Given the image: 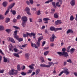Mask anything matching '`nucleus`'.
<instances>
[{
    "instance_id": "nucleus-1",
    "label": "nucleus",
    "mask_w": 77,
    "mask_h": 77,
    "mask_svg": "<svg viewBox=\"0 0 77 77\" xmlns=\"http://www.w3.org/2000/svg\"><path fill=\"white\" fill-rule=\"evenodd\" d=\"M48 63L49 65L45 64H40V66L41 67L50 68V67L51 66V65H52V64H53V66H54V64L52 62H49Z\"/></svg>"
},
{
    "instance_id": "nucleus-2",
    "label": "nucleus",
    "mask_w": 77,
    "mask_h": 77,
    "mask_svg": "<svg viewBox=\"0 0 77 77\" xmlns=\"http://www.w3.org/2000/svg\"><path fill=\"white\" fill-rule=\"evenodd\" d=\"M63 69H64L63 71H61L58 75L59 76H61L63 74V73L66 74V75H68L69 74V72L68 71V69L67 68H63Z\"/></svg>"
},
{
    "instance_id": "nucleus-3",
    "label": "nucleus",
    "mask_w": 77,
    "mask_h": 77,
    "mask_svg": "<svg viewBox=\"0 0 77 77\" xmlns=\"http://www.w3.org/2000/svg\"><path fill=\"white\" fill-rule=\"evenodd\" d=\"M57 54H58L60 56L64 55V56L65 57H67L68 56H69L68 54V52H57Z\"/></svg>"
},
{
    "instance_id": "nucleus-4",
    "label": "nucleus",
    "mask_w": 77,
    "mask_h": 77,
    "mask_svg": "<svg viewBox=\"0 0 77 77\" xmlns=\"http://www.w3.org/2000/svg\"><path fill=\"white\" fill-rule=\"evenodd\" d=\"M14 5H15V2L11 3L8 6V9L9 10V9H12V8H13V7L14 6Z\"/></svg>"
},
{
    "instance_id": "nucleus-5",
    "label": "nucleus",
    "mask_w": 77,
    "mask_h": 77,
    "mask_svg": "<svg viewBox=\"0 0 77 77\" xmlns=\"http://www.w3.org/2000/svg\"><path fill=\"white\" fill-rule=\"evenodd\" d=\"M25 11L26 12L27 14L29 15H31V13H30V8H29V7H26L25 8Z\"/></svg>"
},
{
    "instance_id": "nucleus-6",
    "label": "nucleus",
    "mask_w": 77,
    "mask_h": 77,
    "mask_svg": "<svg viewBox=\"0 0 77 77\" xmlns=\"http://www.w3.org/2000/svg\"><path fill=\"white\" fill-rule=\"evenodd\" d=\"M54 38H56V37H55V35L54 34H53L50 38V41L51 42H53L54 41Z\"/></svg>"
},
{
    "instance_id": "nucleus-7",
    "label": "nucleus",
    "mask_w": 77,
    "mask_h": 77,
    "mask_svg": "<svg viewBox=\"0 0 77 77\" xmlns=\"http://www.w3.org/2000/svg\"><path fill=\"white\" fill-rule=\"evenodd\" d=\"M7 39L8 41H10V42H11L13 43H15V41L14 39L12 38L9 37Z\"/></svg>"
},
{
    "instance_id": "nucleus-8",
    "label": "nucleus",
    "mask_w": 77,
    "mask_h": 77,
    "mask_svg": "<svg viewBox=\"0 0 77 77\" xmlns=\"http://www.w3.org/2000/svg\"><path fill=\"white\" fill-rule=\"evenodd\" d=\"M21 20L23 22H26L27 21V17L26 16L23 17L21 18Z\"/></svg>"
},
{
    "instance_id": "nucleus-9",
    "label": "nucleus",
    "mask_w": 77,
    "mask_h": 77,
    "mask_svg": "<svg viewBox=\"0 0 77 77\" xmlns=\"http://www.w3.org/2000/svg\"><path fill=\"white\" fill-rule=\"evenodd\" d=\"M62 22H61V20H57L55 22V24L56 25H59L60 24H62Z\"/></svg>"
},
{
    "instance_id": "nucleus-10",
    "label": "nucleus",
    "mask_w": 77,
    "mask_h": 77,
    "mask_svg": "<svg viewBox=\"0 0 77 77\" xmlns=\"http://www.w3.org/2000/svg\"><path fill=\"white\" fill-rule=\"evenodd\" d=\"M14 69H12L11 70H10L8 72V74L9 75H14Z\"/></svg>"
},
{
    "instance_id": "nucleus-11",
    "label": "nucleus",
    "mask_w": 77,
    "mask_h": 77,
    "mask_svg": "<svg viewBox=\"0 0 77 77\" xmlns=\"http://www.w3.org/2000/svg\"><path fill=\"white\" fill-rule=\"evenodd\" d=\"M8 4V2L7 1H5L3 2L2 3V5L5 8H6L7 6V5Z\"/></svg>"
},
{
    "instance_id": "nucleus-12",
    "label": "nucleus",
    "mask_w": 77,
    "mask_h": 77,
    "mask_svg": "<svg viewBox=\"0 0 77 77\" xmlns=\"http://www.w3.org/2000/svg\"><path fill=\"white\" fill-rule=\"evenodd\" d=\"M17 32H18V31L16 30L14 32V38H17V39L18 38V37L17 36Z\"/></svg>"
},
{
    "instance_id": "nucleus-13",
    "label": "nucleus",
    "mask_w": 77,
    "mask_h": 77,
    "mask_svg": "<svg viewBox=\"0 0 77 77\" xmlns=\"http://www.w3.org/2000/svg\"><path fill=\"white\" fill-rule=\"evenodd\" d=\"M31 45L32 47H34H34L35 48H38V46L36 45L35 44H33V43L32 42L31 43Z\"/></svg>"
},
{
    "instance_id": "nucleus-14",
    "label": "nucleus",
    "mask_w": 77,
    "mask_h": 77,
    "mask_svg": "<svg viewBox=\"0 0 77 77\" xmlns=\"http://www.w3.org/2000/svg\"><path fill=\"white\" fill-rule=\"evenodd\" d=\"M26 58V59H29V56H30V54L28 53H26L25 55Z\"/></svg>"
},
{
    "instance_id": "nucleus-15",
    "label": "nucleus",
    "mask_w": 77,
    "mask_h": 77,
    "mask_svg": "<svg viewBox=\"0 0 77 77\" xmlns=\"http://www.w3.org/2000/svg\"><path fill=\"white\" fill-rule=\"evenodd\" d=\"M70 4L72 6L75 5V0H72L70 2Z\"/></svg>"
},
{
    "instance_id": "nucleus-16",
    "label": "nucleus",
    "mask_w": 77,
    "mask_h": 77,
    "mask_svg": "<svg viewBox=\"0 0 77 77\" xmlns=\"http://www.w3.org/2000/svg\"><path fill=\"white\" fill-rule=\"evenodd\" d=\"M18 38H16V39H17V40H18V41L19 42H21V41H23V38H19V37L18 36Z\"/></svg>"
},
{
    "instance_id": "nucleus-17",
    "label": "nucleus",
    "mask_w": 77,
    "mask_h": 77,
    "mask_svg": "<svg viewBox=\"0 0 77 77\" xmlns=\"http://www.w3.org/2000/svg\"><path fill=\"white\" fill-rule=\"evenodd\" d=\"M28 35H29V36L31 37V36H35V33H33V32H31V33H29L27 34Z\"/></svg>"
},
{
    "instance_id": "nucleus-18",
    "label": "nucleus",
    "mask_w": 77,
    "mask_h": 77,
    "mask_svg": "<svg viewBox=\"0 0 77 77\" xmlns=\"http://www.w3.org/2000/svg\"><path fill=\"white\" fill-rule=\"evenodd\" d=\"M66 33L67 34L69 33H73V31H72V29H69L67 31Z\"/></svg>"
},
{
    "instance_id": "nucleus-19",
    "label": "nucleus",
    "mask_w": 77,
    "mask_h": 77,
    "mask_svg": "<svg viewBox=\"0 0 77 77\" xmlns=\"http://www.w3.org/2000/svg\"><path fill=\"white\" fill-rule=\"evenodd\" d=\"M40 72V69H36L35 70V73L36 74V75H38V74Z\"/></svg>"
},
{
    "instance_id": "nucleus-20",
    "label": "nucleus",
    "mask_w": 77,
    "mask_h": 77,
    "mask_svg": "<svg viewBox=\"0 0 77 77\" xmlns=\"http://www.w3.org/2000/svg\"><path fill=\"white\" fill-rule=\"evenodd\" d=\"M56 2H52V5H53V6H54V8H56V5H55Z\"/></svg>"
},
{
    "instance_id": "nucleus-21",
    "label": "nucleus",
    "mask_w": 77,
    "mask_h": 77,
    "mask_svg": "<svg viewBox=\"0 0 77 77\" xmlns=\"http://www.w3.org/2000/svg\"><path fill=\"white\" fill-rule=\"evenodd\" d=\"M11 12H12V14L14 15H15V14H16V11L15 10L13 11L12 9L11 10Z\"/></svg>"
},
{
    "instance_id": "nucleus-22",
    "label": "nucleus",
    "mask_w": 77,
    "mask_h": 77,
    "mask_svg": "<svg viewBox=\"0 0 77 77\" xmlns=\"http://www.w3.org/2000/svg\"><path fill=\"white\" fill-rule=\"evenodd\" d=\"M71 47V46H69L67 47L66 49V51H67V52H68V53H69V50L70 49Z\"/></svg>"
},
{
    "instance_id": "nucleus-23",
    "label": "nucleus",
    "mask_w": 77,
    "mask_h": 77,
    "mask_svg": "<svg viewBox=\"0 0 77 77\" xmlns=\"http://www.w3.org/2000/svg\"><path fill=\"white\" fill-rule=\"evenodd\" d=\"M33 65H34V64H32L31 65H30L28 67H29V68H30V69H33L34 68H33Z\"/></svg>"
},
{
    "instance_id": "nucleus-24",
    "label": "nucleus",
    "mask_w": 77,
    "mask_h": 77,
    "mask_svg": "<svg viewBox=\"0 0 77 77\" xmlns=\"http://www.w3.org/2000/svg\"><path fill=\"white\" fill-rule=\"evenodd\" d=\"M13 55L15 56V57H20V56L18 55V54H17L16 53H14L13 54Z\"/></svg>"
},
{
    "instance_id": "nucleus-25",
    "label": "nucleus",
    "mask_w": 77,
    "mask_h": 77,
    "mask_svg": "<svg viewBox=\"0 0 77 77\" xmlns=\"http://www.w3.org/2000/svg\"><path fill=\"white\" fill-rule=\"evenodd\" d=\"M54 17L55 18H59V16H58V15L57 13H55L54 14Z\"/></svg>"
},
{
    "instance_id": "nucleus-26",
    "label": "nucleus",
    "mask_w": 77,
    "mask_h": 77,
    "mask_svg": "<svg viewBox=\"0 0 77 77\" xmlns=\"http://www.w3.org/2000/svg\"><path fill=\"white\" fill-rule=\"evenodd\" d=\"M17 69L18 71H21V69L20 68V65L18 64L17 65Z\"/></svg>"
},
{
    "instance_id": "nucleus-27",
    "label": "nucleus",
    "mask_w": 77,
    "mask_h": 77,
    "mask_svg": "<svg viewBox=\"0 0 77 77\" xmlns=\"http://www.w3.org/2000/svg\"><path fill=\"white\" fill-rule=\"evenodd\" d=\"M28 33H29L27 32L26 34H23V37H25V38H26V37H28V36H29V35H27Z\"/></svg>"
},
{
    "instance_id": "nucleus-28",
    "label": "nucleus",
    "mask_w": 77,
    "mask_h": 77,
    "mask_svg": "<svg viewBox=\"0 0 77 77\" xmlns=\"http://www.w3.org/2000/svg\"><path fill=\"white\" fill-rule=\"evenodd\" d=\"M50 29L51 31H53V30H54L55 32V30H56V29H55V28L53 26L51 27L50 28Z\"/></svg>"
},
{
    "instance_id": "nucleus-29",
    "label": "nucleus",
    "mask_w": 77,
    "mask_h": 77,
    "mask_svg": "<svg viewBox=\"0 0 77 77\" xmlns=\"http://www.w3.org/2000/svg\"><path fill=\"white\" fill-rule=\"evenodd\" d=\"M5 31L8 32V33H9L11 32V30L10 29H7L5 30Z\"/></svg>"
},
{
    "instance_id": "nucleus-30",
    "label": "nucleus",
    "mask_w": 77,
    "mask_h": 77,
    "mask_svg": "<svg viewBox=\"0 0 77 77\" xmlns=\"http://www.w3.org/2000/svg\"><path fill=\"white\" fill-rule=\"evenodd\" d=\"M50 20V19L47 18H45L43 19V21H47L48 20Z\"/></svg>"
},
{
    "instance_id": "nucleus-31",
    "label": "nucleus",
    "mask_w": 77,
    "mask_h": 77,
    "mask_svg": "<svg viewBox=\"0 0 77 77\" xmlns=\"http://www.w3.org/2000/svg\"><path fill=\"white\" fill-rule=\"evenodd\" d=\"M22 25L23 27H26V22H22Z\"/></svg>"
},
{
    "instance_id": "nucleus-32",
    "label": "nucleus",
    "mask_w": 77,
    "mask_h": 77,
    "mask_svg": "<svg viewBox=\"0 0 77 77\" xmlns=\"http://www.w3.org/2000/svg\"><path fill=\"white\" fill-rule=\"evenodd\" d=\"M74 19V17H73V15H72L70 16V21H73Z\"/></svg>"
},
{
    "instance_id": "nucleus-33",
    "label": "nucleus",
    "mask_w": 77,
    "mask_h": 77,
    "mask_svg": "<svg viewBox=\"0 0 77 77\" xmlns=\"http://www.w3.org/2000/svg\"><path fill=\"white\" fill-rule=\"evenodd\" d=\"M9 9H7V10H6V11L5 13V15H6L7 14H8V13H9Z\"/></svg>"
},
{
    "instance_id": "nucleus-34",
    "label": "nucleus",
    "mask_w": 77,
    "mask_h": 77,
    "mask_svg": "<svg viewBox=\"0 0 77 77\" xmlns=\"http://www.w3.org/2000/svg\"><path fill=\"white\" fill-rule=\"evenodd\" d=\"M53 0H48V1H47L45 2V4H47L48 3H49L50 2H53Z\"/></svg>"
},
{
    "instance_id": "nucleus-35",
    "label": "nucleus",
    "mask_w": 77,
    "mask_h": 77,
    "mask_svg": "<svg viewBox=\"0 0 77 77\" xmlns=\"http://www.w3.org/2000/svg\"><path fill=\"white\" fill-rule=\"evenodd\" d=\"M3 58H4V62L6 63V62H8V59H7V58H6L4 56L3 57Z\"/></svg>"
},
{
    "instance_id": "nucleus-36",
    "label": "nucleus",
    "mask_w": 77,
    "mask_h": 77,
    "mask_svg": "<svg viewBox=\"0 0 77 77\" xmlns=\"http://www.w3.org/2000/svg\"><path fill=\"white\" fill-rule=\"evenodd\" d=\"M51 12H50L51 14H53V13H54V12H55V9L54 8H53L51 10Z\"/></svg>"
},
{
    "instance_id": "nucleus-37",
    "label": "nucleus",
    "mask_w": 77,
    "mask_h": 77,
    "mask_svg": "<svg viewBox=\"0 0 77 77\" xmlns=\"http://www.w3.org/2000/svg\"><path fill=\"white\" fill-rule=\"evenodd\" d=\"M10 21V18H7L5 20V23H8Z\"/></svg>"
},
{
    "instance_id": "nucleus-38",
    "label": "nucleus",
    "mask_w": 77,
    "mask_h": 77,
    "mask_svg": "<svg viewBox=\"0 0 77 77\" xmlns=\"http://www.w3.org/2000/svg\"><path fill=\"white\" fill-rule=\"evenodd\" d=\"M18 70H15L14 69V75L15 74V75H17V74H18Z\"/></svg>"
},
{
    "instance_id": "nucleus-39",
    "label": "nucleus",
    "mask_w": 77,
    "mask_h": 77,
    "mask_svg": "<svg viewBox=\"0 0 77 77\" xmlns=\"http://www.w3.org/2000/svg\"><path fill=\"white\" fill-rule=\"evenodd\" d=\"M66 62H68L69 63H72V61H71V60L70 59H69L68 60H66Z\"/></svg>"
},
{
    "instance_id": "nucleus-40",
    "label": "nucleus",
    "mask_w": 77,
    "mask_h": 77,
    "mask_svg": "<svg viewBox=\"0 0 77 77\" xmlns=\"http://www.w3.org/2000/svg\"><path fill=\"white\" fill-rule=\"evenodd\" d=\"M48 53H49L48 51H46L44 53V56H47V54H48Z\"/></svg>"
},
{
    "instance_id": "nucleus-41",
    "label": "nucleus",
    "mask_w": 77,
    "mask_h": 77,
    "mask_svg": "<svg viewBox=\"0 0 77 77\" xmlns=\"http://www.w3.org/2000/svg\"><path fill=\"white\" fill-rule=\"evenodd\" d=\"M0 30H4V27L3 26H0Z\"/></svg>"
},
{
    "instance_id": "nucleus-42",
    "label": "nucleus",
    "mask_w": 77,
    "mask_h": 77,
    "mask_svg": "<svg viewBox=\"0 0 77 77\" xmlns=\"http://www.w3.org/2000/svg\"><path fill=\"white\" fill-rule=\"evenodd\" d=\"M62 28H57L56 29V30L55 31V32H56L57 30H62Z\"/></svg>"
},
{
    "instance_id": "nucleus-43",
    "label": "nucleus",
    "mask_w": 77,
    "mask_h": 77,
    "mask_svg": "<svg viewBox=\"0 0 77 77\" xmlns=\"http://www.w3.org/2000/svg\"><path fill=\"white\" fill-rule=\"evenodd\" d=\"M40 60H42V63L45 62V61L44 60V58H43L42 57H40Z\"/></svg>"
},
{
    "instance_id": "nucleus-44",
    "label": "nucleus",
    "mask_w": 77,
    "mask_h": 77,
    "mask_svg": "<svg viewBox=\"0 0 77 77\" xmlns=\"http://www.w3.org/2000/svg\"><path fill=\"white\" fill-rule=\"evenodd\" d=\"M37 15H41V11L38 10L37 11Z\"/></svg>"
},
{
    "instance_id": "nucleus-45",
    "label": "nucleus",
    "mask_w": 77,
    "mask_h": 77,
    "mask_svg": "<svg viewBox=\"0 0 77 77\" xmlns=\"http://www.w3.org/2000/svg\"><path fill=\"white\" fill-rule=\"evenodd\" d=\"M14 48V46H13L11 45V47L9 48V50L10 51H13V50H12V48Z\"/></svg>"
},
{
    "instance_id": "nucleus-46",
    "label": "nucleus",
    "mask_w": 77,
    "mask_h": 77,
    "mask_svg": "<svg viewBox=\"0 0 77 77\" xmlns=\"http://www.w3.org/2000/svg\"><path fill=\"white\" fill-rule=\"evenodd\" d=\"M74 51H75V49L73 48H72L70 49V53H73Z\"/></svg>"
},
{
    "instance_id": "nucleus-47",
    "label": "nucleus",
    "mask_w": 77,
    "mask_h": 77,
    "mask_svg": "<svg viewBox=\"0 0 77 77\" xmlns=\"http://www.w3.org/2000/svg\"><path fill=\"white\" fill-rule=\"evenodd\" d=\"M62 51L63 52H65L66 51V48H63L62 49Z\"/></svg>"
},
{
    "instance_id": "nucleus-48",
    "label": "nucleus",
    "mask_w": 77,
    "mask_h": 77,
    "mask_svg": "<svg viewBox=\"0 0 77 77\" xmlns=\"http://www.w3.org/2000/svg\"><path fill=\"white\" fill-rule=\"evenodd\" d=\"M4 19V17H3V16L0 15V20H3Z\"/></svg>"
},
{
    "instance_id": "nucleus-49",
    "label": "nucleus",
    "mask_w": 77,
    "mask_h": 77,
    "mask_svg": "<svg viewBox=\"0 0 77 77\" xmlns=\"http://www.w3.org/2000/svg\"><path fill=\"white\" fill-rule=\"evenodd\" d=\"M45 41H44L43 42H42V46L43 47V46H44L45 44Z\"/></svg>"
},
{
    "instance_id": "nucleus-50",
    "label": "nucleus",
    "mask_w": 77,
    "mask_h": 77,
    "mask_svg": "<svg viewBox=\"0 0 77 77\" xmlns=\"http://www.w3.org/2000/svg\"><path fill=\"white\" fill-rule=\"evenodd\" d=\"M4 71H5L4 69H2V70H0V73H2V74H3V72H4Z\"/></svg>"
},
{
    "instance_id": "nucleus-51",
    "label": "nucleus",
    "mask_w": 77,
    "mask_h": 77,
    "mask_svg": "<svg viewBox=\"0 0 77 77\" xmlns=\"http://www.w3.org/2000/svg\"><path fill=\"white\" fill-rule=\"evenodd\" d=\"M21 18V16L20 15H18L17 17V19L19 20Z\"/></svg>"
},
{
    "instance_id": "nucleus-52",
    "label": "nucleus",
    "mask_w": 77,
    "mask_h": 77,
    "mask_svg": "<svg viewBox=\"0 0 77 77\" xmlns=\"http://www.w3.org/2000/svg\"><path fill=\"white\" fill-rule=\"evenodd\" d=\"M30 3L32 5L33 4V0H29Z\"/></svg>"
},
{
    "instance_id": "nucleus-53",
    "label": "nucleus",
    "mask_w": 77,
    "mask_h": 77,
    "mask_svg": "<svg viewBox=\"0 0 77 77\" xmlns=\"http://www.w3.org/2000/svg\"><path fill=\"white\" fill-rule=\"evenodd\" d=\"M37 45L38 47H39L40 45V42H38L37 43Z\"/></svg>"
},
{
    "instance_id": "nucleus-54",
    "label": "nucleus",
    "mask_w": 77,
    "mask_h": 77,
    "mask_svg": "<svg viewBox=\"0 0 77 77\" xmlns=\"http://www.w3.org/2000/svg\"><path fill=\"white\" fill-rule=\"evenodd\" d=\"M21 74L22 75H26V73H25L24 72H21Z\"/></svg>"
},
{
    "instance_id": "nucleus-55",
    "label": "nucleus",
    "mask_w": 77,
    "mask_h": 77,
    "mask_svg": "<svg viewBox=\"0 0 77 77\" xmlns=\"http://www.w3.org/2000/svg\"><path fill=\"white\" fill-rule=\"evenodd\" d=\"M26 68V66H23L22 68V70H24Z\"/></svg>"
},
{
    "instance_id": "nucleus-56",
    "label": "nucleus",
    "mask_w": 77,
    "mask_h": 77,
    "mask_svg": "<svg viewBox=\"0 0 77 77\" xmlns=\"http://www.w3.org/2000/svg\"><path fill=\"white\" fill-rule=\"evenodd\" d=\"M14 50L15 51V52H17L18 51H17V48H14Z\"/></svg>"
},
{
    "instance_id": "nucleus-57",
    "label": "nucleus",
    "mask_w": 77,
    "mask_h": 77,
    "mask_svg": "<svg viewBox=\"0 0 77 77\" xmlns=\"http://www.w3.org/2000/svg\"><path fill=\"white\" fill-rule=\"evenodd\" d=\"M27 44H25L24 45H23L22 46V47H23V48H24V47H26V46H27Z\"/></svg>"
},
{
    "instance_id": "nucleus-58",
    "label": "nucleus",
    "mask_w": 77,
    "mask_h": 77,
    "mask_svg": "<svg viewBox=\"0 0 77 77\" xmlns=\"http://www.w3.org/2000/svg\"><path fill=\"white\" fill-rule=\"evenodd\" d=\"M32 70H29L28 71V73L29 74H30V73H32Z\"/></svg>"
},
{
    "instance_id": "nucleus-59",
    "label": "nucleus",
    "mask_w": 77,
    "mask_h": 77,
    "mask_svg": "<svg viewBox=\"0 0 77 77\" xmlns=\"http://www.w3.org/2000/svg\"><path fill=\"white\" fill-rule=\"evenodd\" d=\"M32 11H36V8H32Z\"/></svg>"
},
{
    "instance_id": "nucleus-60",
    "label": "nucleus",
    "mask_w": 77,
    "mask_h": 77,
    "mask_svg": "<svg viewBox=\"0 0 77 77\" xmlns=\"http://www.w3.org/2000/svg\"><path fill=\"white\" fill-rule=\"evenodd\" d=\"M13 23H16V22H17V19H13Z\"/></svg>"
},
{
    "instance_id": "nucleus-61",
    "label": "nucleus",
    "mask_w": 77,
    "mask_h": 77,
    "mask_svg": "<svg viewBox=\"0 0 77 77\" xmlns=\"http://www.w3.org/2000/svg\"><path fill=\"white\" fill-rule=\"evenodd\" d=\"M38 22H40V23H41L42 22V20L41 19H39L38 20Z\"/></svg>"
},
{
    "instance_id": "nucleus-62",
    "label": "nucleus",
    "mask_w": 77,
    "mask_h": 77,
    "mask_svg": "<svg viewBox=\"0 0 77 77\" xmlns=\"http://www.w3.org/2000/svg\"><path fill=\"white\" fill-rule=\"evenodd\" d=\"M67 64V63L66 62V61H65L63 63V65L64 66L66 65Z\"/></svg>"
},
{
    "instance_id": "nucleus-63",
    "label": "nucleus",
    "mask_w": 77,
    "mask_h": 77,
    "mask_svg": "<svg viewBox=\"0 0 77 77\" xmlns=\"http://www.w3.org/2000/svg\"><path fill=\"white\" fill-rule=\"evenodd\" d=\"M13 27H14V28H15V29H18V27L17 26H14Z\"/></svg>"
},
{
    "instance_id": "nucleus-64",
    "label": "nucleus",
    "mask_w": 77,
    "mask_h": 77,
    "mask_svg": "<svg viewBox=\"0 0 77 77\" xmlns=\"http://www.w3.org/2000/svg\"><path fill=\"white\" fill-rule=\"evenodd\" d=\"M50 46L51 47H53V46H54V43H51L50 44Z\"/></svg>"
}]
</instances>
